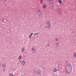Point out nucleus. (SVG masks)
<instances>
[{
    "label": "nucleus",
    "instance_id": "nucleus-1",
    "mask_svg": "<svg viewBox=\"0 0 76 76\" xmlns=\"http://www.w3.org/2000/svg\"><path fill=\"white\" fill-rule=\"evenodd\" d=\"M72 70V65L70 64H69L67 65L66 68V73L67 75L70 74Z\"/></svg>",
    "mask_w": 76,
    "mask_h": 76
},
{
    "label": "nucleus",
    "instance_id": "nucleus-2",
    "mask_svg": "<svg viewBox=\"0 0 76 76\" xmlns=\"http://www.w3.org/2000/svg\"><path fill=\"white\" fill-rule=\"evenodd\" d=\"M42 71L40 70V69H39L37 71L36 70H34L33 73L35 75L36 73V75H40L41 74V72Z\"/></svg>",
    "mask_w": 76,
    "mask_h": 76
},
{
    "label": "nucleus",
    "instance_id": "nucleus-3",
    "mask_svg": "<svg viewBox=\"0 0 76 76\" xmlns=\"http://www.w3.org/2000/svg\"><path fill=\"white\" fill-rule=\"evenodd\" d=\"M46 27L48 29H49L50 27H51L50 23L49 21H46Z\"/></svg>",
    "mask_w": 76,
    "mask_h": 76
},
{
    "label": "nucleus",
    "instance_id": "nucleus-4",
    "mask_svg": "<svg viewBox=\"0 0 76 76\" xmlns=\"http://www.w3.org/2000/svg\"><path fill=\"white\" fill-rule=\"evenodd\" d=\"M58 10V13L59 15H61L63 13V12H62V10L60 8H58L57 9Z\"/></svg>",
    "mask_w": 76,
    "mask_h": 76
},
{
    "label": "nucleus",
    "instance_id": "nucleus-5",
    "mask_svg": "<svg viewBox=\"0 0 76 76\" xmlns=\"http://www.w3.org/2000/svg\"><path fill=\"white\" fill-rule=\"evenodd\" d=\"M37 15L38 16H40L41 15V12L40 11H37V12L36 13Z\"/></svg>",
    "mask_w": 76,
    "mask_h": 76
},
{
    "label": "nucleus",
    "instance_id": "nucleus-6",
    "mask_svg": "<svg viewBox=\"0 0 76 76\" xmlns=\"http://www.w3.org/2000/svg\"><path fill=\"white\" fill-rule=\"evenodd\" d=\"M2 66L4 68H6V64H4Z\"/></svg>",
    "mask_w": 76,
    "mask_h": 76
},
{
    "label": "nucleus",
    "instance_id": "nucleus-7",
    "mask_svg": "<svg viewBox=\"0 0 76 76\" xmlns=\"http://www.w3.org/2000/svg\"><path fill=\"white\" fill-rule=\"evenodd\" d=\"M33 34V33H31L30 34V37H29L30 39H31V37H32Z\"/></svg>",
    "mask_w": 76,
    "mask_h": 76
},
{
    "label": "nucleus",
    "instance_id": "nucleus-8",
    "mask_svg": "<svg viewBox=\"0 0 76 76\" xmlns=\"http://www.w3.org/2000/svg\"><path fill=\"white\" fill-rule=\"evenodd\" d=\"M22 64L23 65H24L25 64V61H23Z\"/></svg>",
    "mask_w": 76,
    "mask_h": 76
},
{
    "label": "nucleus",
    "instance_id": "nucleus-9",
    "mask_svg": "<svg viewBox=\"0 0 76 76\" xmlns=\"http://www.w3.org/2000/svg\"><path fill=\"white\" fill-rule=\"evenodd\" d=\"M58 2L60 4H61V3H62V1L61 0H58Z\"/></svg>",
    "mask_w": 76,
    "mask_h": 76
},
{
    "label": "nucleus",
    "instance_id": "nucleus-10",
    "mask_svg": "<svg viewBox=\"0 0 76 76\" xmlns=\"http://www.w3.org/2000/svg\"><path fill=\"white\" fill-rule=\"evenodd\" d=\"M21 58H22V56L20 55V56L18 57V59L19 60H20Z\"/></svg>",
    "mask_w": 76,
    "mask_h": 76
},
{
    "label": "nucleus",
    "instance_id": "nucleus-11",
    "mask_svg": "<svg viewBox=\"0 0 76 76\" xmlns=\"http://www.w3.org/2000/svg\"><path fill=\"white\" fill-rule=\"evenodd\" d=\"M43 8H44V9H45L46 8V5H44L43 6Z\"/></svg>",
    "mask_w": 76,
    "mask_h": 76
},
{
    "label": "nucleus",
    "instance_id": "nucleus-12",
    "mask_svg": "<svg viewBox=\"0 0 76 76\" xmlns=\"http://www.w3.org/2000/svg\"><path fill=\"white\" fill-rule=\"evenodd\" d=\"M53 70L54 71V72H56V71H57V69L56 68H54V69Z\"/></svg>",
    "mask_w": 76,
    "mask_h": 76
},
{
    "label": "nucleus",
    "instance_id": "nucleus-13",
    "mask_svg": "<svg viewBox=\"0 0 76 76\" xmlns=\"http://www.w3.org/2000/svg\"><path fill=\"white\" fill-rule=\"evenodd\" d=\"M32 51H33V53H35V48H34V49L32 48Z\"/></svg>",
    "mask_w": 76,
    "mask_h": 76
},
{
    "label": "nucleus",
    "instance_id": "nucleus-14",
    "mask_svg": "<svg viewBox=\"0 0 76 76\" xmlns=\"http://www.w3.org/2000/svg\"><path fill=\"white\" fill-rule=\"evenodd\" d=\"M40 34V33L38 32V33H36L34 34V35H38V34Z\"/></svg>",
    "mask_w": 76,
    "mask_h": 76
},
{
    "label": "nucleus",
    "instance_id": "nucleus-15",
    "mask_svg": "<svg viewBox=\"0 0 76 76\" xmlns=\"http://www.w3.org/2000/svg\"><path fill=\"white\" fill-rule=\"evenodd\" d=\"M22 52H24L25 51V48H23L22 49Z\"/></svg>",
    "mask_w": 76,
    "mask_h": 76
},
{
    "label": "nucleus",
    "instance_id": "nucleus-16",
    "mask_svg": "<svg viewBox=\"0 0 76 76\" xmlns=\"http://www.w3.org/2000/svg\"><path fill=\"white\" fill-rule=\"evenodd\" d=\"M74 56L75 57H76V53H75V54H74Z\"/></svg>",
    "mask_w": 76,
    "mask_h": 76
},
{
    "label": "nucleus",
    "instance_id": "nucleus-17",
    "mask_svg": "<svg viewBox=\"0 0 76 76\" xmlns=\"http://www.w3.org/2000/svg\"><path fill=\"white\" fill-rule=\"evenodd\" d=\"M55 41H58V38H56V39H55Z\"/></svg>",
    "mask_w": 76,
    "mask_h": 76
},
{
    "label": "nucleus",
    "instance_id": "nucleus-18",
    "mask_svg": "<svg viewBox=\"0 0 76 76\" xmlns=\"http://www.w3.org/2000/svg\"><path fill=\"white\" fill-rule=\"evenodd\" d=\"M14 75H13L12 74V73H10V76H13Z\"/></svg>",
    "mask_w": 76,
    "mask_h": 76
},
{
    "label": "nucleus",
    "instance_id": "nucleus-19",
    "mask_svg": "<svg viewBox=\"0 0 76 76\" xmlns=\"http://www.w3.org/2000/svg\"><path fill=\"white\" fill-rule=\"evenodd\" d=\"M40 1L41 2V3H43V1L42 0H41Z\"/></svg>",
    "mask_w": 76,
    "mask_h": 76
},
{
    "label": "nucleus",
    "instance_id": "nucleus-20",
    "mask_svg": "<svg viewBox=\"0 0 76 76\" xmlns=\"http://www.w3.org/2000/svg\"><path fill=\"white\" fill-rule=\"evenodd\" d=\"M47 45L48 47H49V46H50V44H47Z\"/></svg>",
    "mask_w": 76,
    "mask_h": 76
},
{
    "label": "nucleus",
    "instance_id": "nucleus-21",
    "mask_svg": "<svg viewBox=\"0 0 76 76\" xmlns=\"http://www.w3.org/2000/svg\"><path fill=\"white\" fill-rule=\"evenodd\" d=\"M48 1H49V2H51V0H47Z\"/></svg>",
    "mask_w": 76,
    "mask_h": 76
},
{
    "label": "nucleus",
    "instance_id": "nucleus-22",
    "mask_svg": "<svg viewBox=\"0 0 76 76\" xmlns=\"http://www.w3.org/2000/svg\"><path fill=\"white\" fill-rule=\"evenodd\" d=\"M5 19L4 18H3V20H2V22H4V20Z\"/></svg>",
    "mask_w": 76,
    "mask_h": 76
},
{
    "label": "nucleus",
    "instance_id": "nucleus-23",
    "mask_svg": "<svg viewBox=\"0 0 76 76\" xmlns=\"http://www.w3.org/2000/svg\"><path fill=\"white\" fill-rule=\"evenodd\" d=\"M59 45V44H58V42L57 43V44L56 45H58H58Z\"/></svg>",
    "mask_w": 76,
    "mask_h": 76
},
{
    "label": "nucleus",
    "instance_id": "nucleus-24",
    "mask_svg": "<svg viewBox=\"0 0 76 76\" xmlns=\"http://www.w3.org/2000/svg\"><path fill=\"white\" fill-rule=\"evenodd\" d=\"M52 7H53V6H54V4H52Z\"/></svg>",
    "mask_w": 76,
    "mask_h": 76
},
{
    "label": "nucleus",
    "instance_id": "nucleus-25",
    "mask_svg": "<svg viewBox=\"0 0 76 76\" xmlns=\"http://www.w3.org/2000/svg\"><path fill=\"white\" fill-rule=\"evenodd\" d=\"M7 1V0H4L5 1Z\"/></svg>",
    "mask_w": 76,
    "mask_h": 76
},
{
    "label": "nucleus",
    "instance_id": "nucleus-26",
    "mask_svg": "<svg viewBox=\"0 0 76 76\" xmlns=\"http://www.w3.org/2000/svg\"><path fill=\"white\" fill-rule=\"evenodd\" d=\"M56 48H58V47H57V46H56Z\"/></svg>",
    "mask_w": 76,
    "mask_h": 76
},
{
    "label": "nucleus",
    "instance_id": "nucleus-27",
    "mask_svg": "<svg viewBox=\"0 0 76 76\" xmlns=\"http://www.w3.org/2000/svg\"><path fill=\"white\" fill-rule=\"evenodd\" d=\"M4 70H5V69H3V71H4Z\"/></svg>",
    "mask_w": 76,
    "mask_h": 76
},
{
    "label": "nucleus",
    "instance_id": "nucleus-28",
    "mask_svg": "<svg viewBox=\"0 0 76 76\" xmlns=\"http://www.w3.org/2000/svg\"><path fill=\"white\" fill-rule=\"evenodd\" d=\"M50 1H53V0H50Z\"/></svg>",
    "mask_w": 76,
    "mask_h": 76
},
{
    "label": "nucleus",
    "instance_id": "nucleus-29",
    "mask_svg": "<svg viewBox=\"0 0 76 76\" xmlns=\"http://www.w3.org/2000/svg\"><path fill=\"white\" fill-rule=\"evenodd\" d=\"M21 62H22V61H20V63H21Z\"/></svg>",
    "mask_w": 76,
    "mask_h": 76
},
{
    "label": "nucleus",
    "instance_id": "nucleus-30",
    "mask_svg": "<svg viewBox=\"0 0 76 76\" xmlns=\"http://www.w3.org/2000/svg\"><path fill=\"white\" fill-rule=\"evenodd\" d=\"M0 65H1V64L0 63Z\"/></svg>",
    "mask_w": 76,
    "mask_h": 76
},
{
    "label": "nucleus",
    "instance_id": "nucleus-31",
    "mask_svg": "<svg viewBox=\"0 0 76 76\" xmlns=\"http://www.w3.org/2000/svg\"><path fill=\"white\" fill-rule=\"evenodd\" d=\"M44 68V66L43 67Z\"/></svg>",
    "mask_w": 76,
    "mask_h": 76
}]
</instances>
